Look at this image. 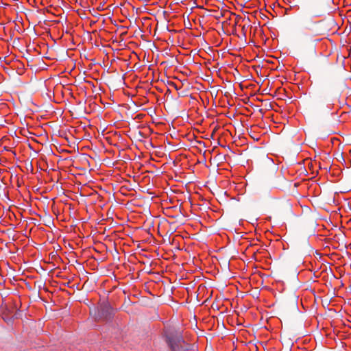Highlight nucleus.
<instances>
[{"mask_svg": "<svg viewBox=\"0 0 351 351\" xmlns=\"http://www.w3.org/2000/svg\"><path fill=\"white\" fill-rule=\"evenodd\" d=\"M113 314V309L108 304L102 305L99 311V316L104 319H110Z\"/></svg>", "mask_w": 351, "mask_h": 351, "instance_id": "7ed1b4c3", "label": "nucleus"}, {"mask_svg": "<svg viewBox=\"0 0 351 351\" xmlns=\"http://www.w3.org/2000/svg\"><path fill=\"white\" fill-rule=\"evenodd\" d=\"M337 156H338V158H341V159H343V155H342V154H341V153H340V154H337Z\"/></svg>", "mask_w": 351, "mask_h": 351, "instance_id": "39448f33", "label": "nucleus"}, {"mask_svg": "<svg viewBox=\"0 0 351 351\" xmlns=\"http://www.w3.org/2000/svg\"><path fill=\"white\" fill-rule=\"evenodd\" d=\"M287 206L288 209H289V210L291 209V206L289 204H287Z\"/></svg>", "mask_w": 351, "mask_h": 351, "instance_id": "6e6552de", "label": "nucleus"}, {"mask_svg": "<svg viewBox=\"0 0 351 351\" xmlns=\"http://www.w3.org/2000/svg\"><path fill=\"white\" fill-rule=\"evenodd\" d=\"M166 341L172 351H182V343L184 341L180 332L174 331L167 335Z\"/></svg>", "mask_w": 351, "mask_h": 351, "instance_id": "f257e3e1", "label": "nucleus"}, {"mask_svg": "<svg viewBox=\"0 0 351 351\" xmlns=\"http://www.w3.org/2000/svg\"><path fill=\"white\" fill-rule=\"evenodd\" d=\"M329 8L322 3H315L311 8V14L313 17H320L328 12Z\"/></svg>", "mask_w": 351, "mask_h": 351, "instance_id": "f03ea898", "label": "nucleus"}, {"mask_svg": "<svg viewBox=\"0 0 351 351\" xmlns=\"http://www.w3.org/2000/svg\"><path fill=\"white\" fill-rule=\"evenodd\" d=\"M3 319L8 323V324H11L12 323V317H6L5 313H3Z\"/></svg>", "mask_w": 351, "mask_h": 351, "instance_id": "20e7f679", "label": "nucleus"}, {"mask_svg": "<svg viewBox=\"0 0 351 351\" xmlns=\"http://www.w3.org/2000/svg\"><path fill=\"white\" fill-rule=\"evenodd\" d=\"M171 85H173L175 87L176 89L178 90V88L175 83L171 82Z\"/></svg>", "mask_w": 351, "mask_h": 351, "instance_id": "0eeeda50", "label": "nucleus"}, {"mask_svg": "<svg viewBox=\"0 0 351 351\" xmlns=\"http://www.w3.org/2000/svg\"><path fill=\"white\" fill-rule=\"evenodd\" d=\"M337 156H338V158H341V159H343V155H342V154H341V153H340V154H337Z\"/></svg>", "mask_w": 351, "mask_h": 351, "instance_id": "423d86ee", "label": "nucleus"}]
</instances>
